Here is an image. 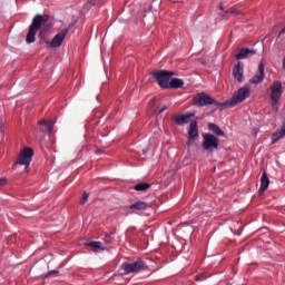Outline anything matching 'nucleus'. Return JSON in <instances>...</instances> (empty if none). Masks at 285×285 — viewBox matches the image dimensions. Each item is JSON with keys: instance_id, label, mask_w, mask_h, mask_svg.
<instances>
[{"instance_id": "f257e3e1", "label": "nucleus", "mask_w": 285, "mask_h": 285, "mask_svg": "<svg viewBox=\"0 0 285 285\" xmlns=\"http://www.w3.org/2000/svg\"><path fill=\"white\" fill-rule=\"evenodd\" d=\"M35 156V150L30 147H24L20 154L18 155L13 168L18 166H24L26 173H28V168H30V164H32V157Z\"/></svg>"}, {"instance_id": "f03ea898", "label": "nucleus", "mask_w": 285, "mask_h": 285, "mask_svg": "<svg viewBox=\"0 0 285 285\" xmlns=\"http://www.w3.org/2000/svg\"><path fill=\"white\" fill-rule=\"evenodd\" d=\"M248 97H250V89H248V87H242L236 94H234L232 99L225 101L223 106H227L228 108H235L237 104L246 101Z\"/></svg>"}, {"instance_id": "7ed1b4c3", "label": "nucleus", "mask_w": 285, "mask_h": 285, "mask_svg": "<svg viewBox=\"0 0 285 285\" xmlns=\"http://www.w3.org/2000/svg\"><path fill=\"white\" fill-rule=\"evenodd\" d=\"M151 77L156 79L160 88L168 90L170 85V77H175V72L167 70H155L151 72Z\"/></svg>"}, {"instance_id": "20e7f679", "label": "nucleus", "mask_w": 285, "mask_h": 285, "mask_svg": "<svg viewBox=\"0 0 285 285\" xmlns=\"http://www.w3.org/2000/svg\"><path fill=\"white\" fill-rule=\"evenodd\" d=\"M193 104L198 108H204L205 106H222V102H217L215 99H213V97H210L206 92L197 94L193 98Z\"/></svg>"}, {"instance_id": "39448f33", "label": "nucleus", "mask_w": 285, "mask_h": 285, "mask_svg": "<svg viewBox=\"0 0 285 285\" xmlns=\"http://www.w3.org/2000/svg\"><path fill=\"white\" fill-rule=\"evenodd\" d=\"M202 146L206 153H213L219 149V138L215 137L213 134H203Z\"/></svg>"}, {"instance_id": "423d86ee", "label": "nucleus", "mask_w": 285, "mask_h": 285, "mask_svg": "<svg viewBox=\"0 0 285 285\" xmlns=\"http://www.w3.org/2000/svg\"><path fill=\"white\" fill-rule=\"evenodd\" d=\"M125 275H130V273H139L140 271H146L148 268L144 261H136L135 263H124L121 265Z\"/></svg>"}, {"instance_id": "0eeeda50", "label": "nucleus", "mask_w": 285, "mask_h": 285, "mask_svg": "<svg viewBox=\"0 0 285 285\" xmlns=\"http://www.w3.org/2000/svg\"><path fill=\"white\" fill-rule=\"evenodd\" d=\"M68 32H70L68 28L62 29L52 38L51 41H46L47 46H50L51 48H61V43H63L66 37H68Z\"/></svg>"}, {"instance_id": "6e6552de", "label": "nucleus", "mask_w": 285, "mask_h": 285, "mask_svg": "<svg viewBox=\"0 0 285 285\" xmlns=\"http://www.w3.org/2000/svg\"><path fill=\"white\" fill-rule=\"evenodd\" d=\"M48 21H50V16L36 14L32 20V23L30 24V28H33L36 31L39 32V30H41V27L46 26L48 23Z\"/></svg>"}, {"instance_id": "1a4fd4ad", "label": "nucleus", "mask_w": 285, "mask_h": 285, "mask_svg": "<svg viewBox=\"0 0 285 285\" xmlns=\"http://www.w3.org/2000/svg\"><path fill=\"white\" fill-rule=\"evenodd\" d=\"M284 90L282 88V81L276 80L272 83L271 86V96L269 99H282V95H283Z\"/></svg>"}, {"instance_id": "9d476101", "label": "nucleus", "mask_w": 285, "mask_h": 285, "mask_svg": "<svg viewBox=\"0 0 285 285\" xmlns=\"http://www.w3.org/2000/svg\"><path fill=\"white\" fill-rule=\"evenodd\" d=\"M264 77H265L264 62H259L258 72L252 79H249V83H254V85L262 83L264 81Z\"/></svg>"}, {"instance_id": "9b49d317", "label": "nucleus", "mask_w": 285, "mask_h": 285, "mask_svg": "<svg viewBox=\"0 0 285 285\" xmlns=\"http://www.w3.org/2000/svg\"><path fill=\"white\" fill-rule=\"evenodd\" d=\"M233 77L238 83H242L244 81V65L242 62H238L234 69H233Z\"/></svg>"}, {"instance_id": "f8f14e48", "label": "nucleus", "mask_w": 285, "mask_h": 285, "mask_svg": "<svg viewBox=\"0 0 285 285\" xmlns=\"http://www.w3.org/2000/svg\"><path fill=\"white\" fill-rule=\"evenodd\" d=\"M38 126H40V132L50 134L52 128H55V121L42 119L38 122Z\"/></svg>"}, {"instance_id": "ddd939ff", "label": "nucleus", "mask_w": 285, "mask_h": 285, "mask_svg": "<svg viewBox=\"0 0 285 285\" xmlns=\"http://www.w3.org/2000/svg\"><path fill=\"white\" fill-rule=\"evenodd\" d=\"M150 205L146 202H136L127 207V210H131L129 213H135V210H148Z\"/></svg>"}, {"instance_id": "4468645a", "label": "nucleus", "mask_w": 285, "mask_h": 285, "mask_svg": "<svg viewBox=\"0 0 285 285\" xmlns=\"http://www.w3.org/2000/svg\"><path fill=\"white\" fill-rule=\"evenodd\" d=\"M197 137H199L197 120H191L188 130V139H197Z\"/></svg>"}, {"instance_id": "2eb2a0df", "label": "nucleus", "mask_w": 285, "mask_h": 285, "mask_svg": "<svg viewBox=\"0 0 285 285\" xmlns=\"http://www.w3.org/2000/svg\"><path fill=\"white\" fill-rule=\"evenodd\" d=\"M253 55H257V50L243 48L236 55V59L238 60L248 59V57H253Z\"/></svg>"}, {"instance_id": "dca6fc26", "label": "nucleus", "mask_w": 285, "mask_h": 285, "mask_svg": "<svg viewBox=\"0 0 285 285\" xmlns=\"http://www.w3.org/2000/svg\"><path fill=\"white\" fill-rule=\"evenodd\" d=\"M268 186H271V179H268V175L264 171L261 178L259 193H266V190H268Z\"/></svg>"}, {"instance_id": "f3484780", "label": "nucleus", "mask_w": 285, "mask_h": 285, "mask_svg": "<svg viewBox=\"0 0 285 285\" xmlns=\"http://www.w3.org/2000/svg\"><path fill=\"white\" fill-rule=\"evenodd\" d=\"M37 29L29 27V31L26 36V43H35L37 37Z\"/></svg>"}, {"instance_id": "a211bd4d", "label": "nucleus", "mask_w": 285, "mask_h": 285, "mask_svg": "<svg viewBox=\"0 0 285 285\" xmlns=\"http://www.w3.org/2000/svg\"><path fill=\"white\" fill-rule=\"evenodd\" d=\"M208 130H210V132H213V135H216L217 137H224V130H222L219 126L213 122L208 124Z\"/></svg>"}, {"instance_id": "6ab92c4d", "label": "nucleus", "mask_w": 285, "mask_h": 285, "mask_svg": "<svg viewBox=\"0 0 285 285\" xmlns=\"http://www.w3.org/2000/svg\"><path fill=\"white\" fill-rule=\"evenodd\" d=\"M184 87V80L179 79V78H173L170 81H169V87L168 89L170 88H174V89H177V88H183Z\"/></svg>"}, {"instance_id": "aec40b11", "label": "nucleus", "mask_w": 285, "mask_h": 285, "mask_svg": "<svg viewBox=\"0 0 285 285\" xmlns=\"http://www.w3.org/2000/svg\"><path fill=\"white\" fill-rule=\"evenodd\" d=\"M190 122V116L189 115H180L176 118V124L177 126H184V124H189Z\"/></svg>"}, {"instance_id": "412c9836", "label": "nucleus", "mask_w": 285, "mask_h": 285, "mask_svg": "<svg viewBox=\"0 0 285 285\" xmlns=\"http://www.w3.org/2000/svg\"><path fill=\"white\" fill-rule=\"evenodd\" d=\"M148 188H150V184H148V183H140V184H137L134 187V190L144 191V190H148Z\"/></svg>"}, {"instance_id": "4be33fe9", "label": "nucleus", "mask_w": 285, "mask_h": 285, "mask_svg": "<svg viewBox=\"0 0 285 285\" xmlns=\"http://www.w3.org/2000/svg\"><path fill=\"white\" fill-rule=\"evenodd\" d=\"M88 246H90L91 248H95L96 250H106V248H104L101 242H90V243H88Z\"/></svg>"}, {"instance_id": "5701e85b", "label": "nucleus", "mask_w": 285, "mask_h": 285, "mask_svg": "<svg viewBox=\"0 0 285 285\" xmlns=\"http://www.w3.org/2000/svg\"><path fill=\"white\" fill-rule=\"evenodd\" d=\"M272 101V109L274 110V112H277V110H279V99H271Z\"/></svg>"}, {"instance_id": "b1692460", "label": "nucleus", "mask_w": 285, "mask_h": 285, "mask_svg": "<svg viewBox=\"0 0 285 285\" xmlns=\"http://www.w3.org/2000/svg\"><path fill=\"white\" fill-rule=\"evenodd\" d=\"M52 275H59V271L52 269V271L48 272V273L45 275V279H48V277H52Z\"/></svg>"}, {"instance_id": "393cba45", "label": "nucleus", "mask_w": 285, "mask_h": 285, "mask_svg": "<svg viewBox=\"0 0 285 285\" xmlns=\"http://www.w3.org/2000/svg\"><path fill=\"white\" fill-rule=\"evenodd\" d=\"M88 197H90V195L88 193H83L82 194V198L80 200V204L83 206V204H86V202H88Z\"/></svg>"}, {"instance_id": "a878e982", "label": "nucleus", "mask_w": 285, "mask_h": 285, "mask_svg": "<svg viewBox=\"0 0 285 285\" xmlns=\"http://www.w3.org/2000/svg\"><path fill=\"white\" fill-rule=\"evenodd\" d=\"M105 242L107 244H111L112 243V238L110 237V234H105Z\"/></svg>"}, {"instance_id": "bb28decb", "label": "nucleus", "mask_w": 285, "mask_h": 285, "mask_svg": "<svg viewBox=\"0 0 285 285\" xmlns=\"http://www.w3.org/2000/svg\"><path fill=\"white\" fill-rule=\"evenodd\" d=\"M7 184H8L7 178H0V188H2V186H6Z\"/></svg>"}, {"instance_id": "cd10ccee", "label": "nucleus", "mask_w": 285, "mask_h": 285, "mask_svg": "<svg viewBox=\"0 0 285 285\" xmlns=\"http://www.w3.org/2000/svg\"><path fill=\"white\" fill-rule=\"evenodd\" d=\"M204 279H206V277H204L202 275H196L195 276V282H204Z\"/></svg>"}, {"instance_id": "c85d7f7f", "label": "nucleus", "mask_w": 285, "mask_h": 285, "mask_svg": "<svg viewBox=\"0 0 285 285\" xmlns=\"http://www.w3.org/2000/svg\"><path fill=\"white\" fill-rule=\"evenodd\" d=\"M235 12H236L235 8H230L228 10H225L226 14H235Z\"/></svg>"}, {"instance_id": "c756f323", "label": "nucleus", "mask_w": 285, "mask_h": 285, "mask_svg": "<svg viewBox=\"0 0 285 285\" xmlns=\"http://www.w3.org/2000/svg\"><path fill=\"white\" fill-rule=\"evenodd\" d=\"M166 110H168V107H167V106H164L163 108H160V109L156 112V115H161V112H164V111H166Z\"/></svg>"}, {"instance_id": "7c9ffc66", "label": "nucleus", "mask_w": 285, "mask_h": 285, "mask_svg": "<svg viewBox=\"0 0 285 285\" xmlns=\"http://www.w3.org/2000/svg\"><path fill=\"white\" fill-rule=\"evenodd\" d=\"M282 35H285V27L279 31L278 37H282Z\"/></svg>"}, {"instance_id": "2f4dec72", "label": "nucleus", "mask_w": 285, "mask_h": 285, "mask_svg": "<svg viewBox=\"0 0 285 285\" xmlns=\"http://www.w3.org/2000/svg\"><path fill=\"white\" fill-rule=\"evenodd\" d=\"M38 37L39 39H43V31H40Z\"/></svg>"}, {"instance_id": "473e14b6", "label": "nucleus", "mask_w": 285, "mask_h": 285, "mask_svg": "<svg viewBox=\"0 0 285 285\" xmlns=\"http://www.w3.org/2000/svg\"><path fill=\"white\" fill-rule=\"evenodd\" d=\"M117 233L116 229L111 230L108 235H115Z\"/></svg>"}, {"instance_id": "72a5a7b5", "label": "nucleus", "mask_w": 285, "mask_h": 285, "mask_svg": "<svg viewBox=\"0 0 285 285\" xmlns=\"http://www.w3.org/2000/svg\"><path fill=\"white\" fill-rule=\"evenodd\" d=\"M219 8H220V10H223V12H224V4H219Z\"/></svg>"}, {"instance_id": "f704fd0d", "label": "nucleus", "mask_w": 285, "mask_h": 285, "mask_svg": "<svg viewBox=\"0 0 285 285\" xmlns=\"http://www.w3.org/2000/svg\"><path fill=\"white\" fill-rule=\"evenodd\" d=\"M187 144H188V146H190V144H191L190 140H188Z\"/></svg>"}, {"instance_id": "c9c22d12", "label": "nucleus", "mask_w": 285, "mask_h": 285, "mask_svg": "<svg viewBox=\"0 0 285 285\" xmlns=\"http://www.w3.org/2000/svg\"><path fill=\"white\" fill-rule=\"evenodd\" d=\"M1 126H3V124H0V128H1Z\"/></svg>"}]
</instances>
